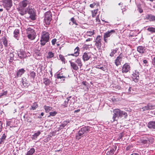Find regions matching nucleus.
<instances>
[{
    "mask_svg": "<svg viewBox=\"0 0 155 155\" xmlns=\"http://www.w3.org/2000/svg\"><path fill=\"white\" fill-rule=\"evenodd\" d=\"M113 112V113L112 117L113 122L117 121L119 118L122 119H125L128 116V114L127 112L119 109H114Z\"/></svg>",
    "mask_w": 155,
    "mask_h": 155,
    "instance_id": "obj_1",
    "label": "nucleus"
},
{
    "mask_svg": "<svg viewBox=\"0 0 155 155\" xmlns=\"http://www.w3.org/2000/svg\"><path fill=\"white\" fill-rule=\"evenodd\" d=\"M91 127L89 126H84L81 127L76 134V138L78 140L81 137L85 136L90 131Z\"/></svg>",
    "mask_w": 155,
    "mask_h": 155,
    "instance_id": "obj_2",
    "label": "nucleus"
},
{
    "mask_svg": "<svg viewBox=\"0 0 155 155\" xmlns=\"http://www.w3.org/2000/svg\"><path fill=\"white\" fill-rule=\"evenodd\" d=\"M29 4V1L28 0H23L21 2L19 5V11L21 15L26 14V8H25Z\"/></svg>",
    "mask_w": 155,
    "mask_h": 155,
    "instance_id": "obj_3",
    "label": "nucleus"
},
{
    "mask_svg": "<svg viewBox=\"0 0 155 155\" xmlns=\"http://www.w3.org/2000/svg\"><path fill=\"white\" fill-rule=\"evenodd\" d=\"M49 35V33L46 31H44L41 33L40 40L41 46H44L49 41L50 38Z\"/></svg>",
    "mask_w": 155,
    "mask_h": 155,
    "instance_id": "obj_4",
    "label": "nucleus"
},
{
    "mask_svg": "<svg viewBox=\"0 0 155 155\" xmlns=\"http://www.w3.org/2000/svg\"><path fill=\"white\" fill-rule=\"evenodd\" d=\"M26 14L28 13L30 15L29 18L32 20H35L36 19V13L34 8H32L30 7L28 5L26 8Z\"/></svg>",
    "mask_w": 155,
    "mask_h": 155,
    "instance_id": "obj_5",
    "label": "nucleus"
},
{
    "mask_svg": "<svg viewBox=\"0 0 155 155\" xmlns=\"http://www.w3.org/2000/svg\"><path fill=\"white\" fill-rule=\"evenodd\" d=\"M52 15L50 12H46L45 14L44 22L46 25H49L52 20Z\"/></svg>",
    "mask_w": 155,
    "mask_h": 155,
    "instance_id": "obj_6",
    "label": "nucleus"
},
{
    "mask_svg": "<svg viewBox=\"0 0 155 155\" xmlns=\"http://www.w3.org/2000/svg\"><path fill=\"white\" fill-rule=\"evenodd\" d=\"M102 39V37L100 35L97 36L94 42H95V45L98 50L100 51L101 50V41Z\"/></svg>",
    "mask_w": 155,
    "mask_h": 155,
    "instance_id": "obj_7",
    "label": "nucleus"
},
{
    "mask_svg": "<svg viewBox=\"0 0 155 155\" xmlns=\"http://www.w3.org/2000/svg\"><path fill=\"white\" fill-rule=\"evenodd\" d=\"M27 34L28 38L31 40H33L35 38L36 34L34 29L29 28L27 29Z\"/></svg>",
    "mask_w": 155,
    "mask_h": 155,
    "instance_id": "obj_8",
    "label": "nucleus"
},
{
    "mask_svg": "<svg viewBox=\"0 0 155 155\" xmlns=\"http://www.w3.org/2000/svg\"><path fill=\"white\" fill-rule=\"evenodd\" d=\"M115 33V31L113 30L108 31H107L104 33L103 35V39L105 42L107 43L108 41L107 38L110 36H112V35Z\"/></svg>",
    "mask_w": 155,
    "mask_h": 155,
    "instance_id": "obj_9",
    "label": "nucleus"
},
{
    "mask_svg": "<svg viewBox=\"0 0 155 155\" xmlns=\"http://www.w3.org/2000/svg\"><path fill=\"white\" fill-rule=\"evenodd\" d=\"M3 5L4 8L8 11L11 8L12 5V0H3Z\"/></svg>",
    "mask_w": 155,
    "mask_h": 155,
    "instance_id": "obj_10",
    "label": "nucleus"
},
{
    "mask_svg": "<svg viewBox=\"0 0 155 155\" xmlns=\"http://www.w3.org/2000/svg\"><path fill=\"white\" fill-rule=\"evenodd\" d=\"M153 138L152 137H143L142 140V143L144 144H146V146H148L149 144H152L153 141Z\"/></svg>",
    "mask_w": 155,
    "mask_h": 155,
    "instance_id": "obj_11",
    "label": "nucleus"
},
{
    "mask_svg": "<svg viewBox=\"0 0 155 155\" xmlns=\"http://www.w3.org/2000/svg\"><path fill=\"white\" fill-rule=\"evenodd\" d=\"M117 148V146L116 145H113L110 150L107 149L106 150L107 155H116L117 153H115Z\"/></svg>",
    "mask_w": 155,
    "mask_h": 155,
    "instance_id": "obj_12",
    "label": "nucleus"
},
{
    "mask_svg": "<svg viewBox=\"0 0 155 155\" xmlns=\"http://www.w3.org/2000/svg\"><path fill=\"white\" fill-rule=\"evenodd\" d=\"M137 51L140 53L143 54L146 53H148L150 50L147 49L145 47L140 46L137 47Z\"/></svg>",
    "mask_w": 155,
    "mask_h": 155,
    "instance_id": "obj_13",
    "label": "nucleus"
},
{
    "mask_svg": "<svg viewBox=\"0 0 155 155\" xmlns=\"http://www.w3.org/2000/svg\"><path fill=\"white\" fill-rule=\"evenodd\" d=\"M93 55V54L90 52H84L82 55V58L84 61H85L89 60Z\"/></svg>",
    "mask_w": 155,
    "mask_h": 155,
    "instance_id": "obj_14",
    "label": "nucleus"
},
{
    "mask_svg": "<svg viewBox=\"0 0 155 155\" xmlns=\"http://www.w3.org/2000/svg\"><path fill=\"white\" fill-rule=\"evenodd\" d=\"M155 107V106L152 105L151 104H148L147 106L141 108L140 110L142 111L146 110L153 109Z\"/></svg>",
    "mask_w": 155,
    "mask_h": 155,
    "instance_id": "obj_15",
    "label": "nucleus"
},
{
    "mask_svg": "<svg viewBox=\"0 0 155 155\" xmlns=\"http://www.w3.org/2000/svg\"><path fill=\"white\" fill-rule=\"evenodd\" d=\"M132 80L135 82H137L139 79V73L138 72L135 71L132 75Z\"/></svg>",
    "mask_w": 155,
    "mask_h": 155,
    "instance_id": "obj_16",
    "label": "nucleus"
},
{
    "mask_svg": "<svg viewBox=\"0 0 155 155\" xmlns=\"http://www.w3.org/2000/svg\"><path fill=\"white\" fill-rule=\"evenodd\" d=\"M18 54L19 57L21 59L25 58L26 56L25 52L23 50H20Z\"/></svg>",
    "mask_w": 155,
    "mask_h": 155,
    "instance_id": "obj_17",
    "label": "nucleus"
},
{
    "mask_svg": "<svg viewBox=\"0 0 155 155\" xmlns=\"http://www.w3.org/2000/svg\"><path fill=\"white\" fill-rule=\"evenodd\" d=\"M121 53H120L115 60V64L117 66L121 64L120 63L122 60V57L121 56Z\"/></svg>",
    "mask_w": 155,
    "mask_h": 155,
    "instance_id": "obj_18",
    "label": "nucleus"
},
{
    "mask_svg": "<svg viewBox=\"0 0 155 155\" xmlns=\"http://www.w3.org/2000/svg\"><path fill=\"white\" fill-rule=\"evenodd\" d=\"M130 68L129 65L127 63H125L123 66L122 72L123 73H126L129 71Z\"/></svg>",
    "mask_w": 155,
    "mask_h": 155,
    "instance_id": "obj_19",
    "label": "nucleus"
},
{
    "mask_svg": "<svg viewBox=\"0 0 155 155\" xmlns=\"http://www.w3.org/2000/svg\"><path fill=\"white\" fill-rule=\"evenodd\" d=\"M80 48L78 47H77L74 50V53L71 54H68V55H72L75 57L78 56L79 54Z\"/></svg>",
    "mask_w": 155,
    "mask_h": 155,
    "instance_id": "obj_20",
    "label": "nucleus"
},
{
    "mask_svg": "<svg viewBox=\"0 0 155 155\" xmlns=\"http://www.w3.org/2000/svg\"><path fill=\"white\" fill-rule=\"evenodd\" d=\"M25 71L23 68H21L18 70L17 73V77H21V76L25 73Z\"/></svg>",
    "mask_w": 155,
    "mask_h": 155,
    "instance_id": "obj_21",
    "label": "nucleus"
},
{
    "mask_svg": "<svg viewBox=\"0 0 155 155\" xmlns=\"http://www.w3.org/2000/svg\"><path fill=\"white\" fill-rule=\"evenodd\" d=\"M71 97V96L67 97L66 100L64 101L63 104L61 105V107L62 108H65L67 107L68 103L70 100V99Z\"/></svg>",
    "mask_w": 155,
    "mask_h": 155,
    "instance_id": "obj_22",
    "label": "nucleus"
},
{
    "mask_svg": "<svg viewBox=\"0 0 155 155\" xmlns=\"http://www.w3.org/2000/svg\"><path fill=\"white\" fill-rule=\"evenodd\" d=\"M147 125L150 128L155 129V121H150L148 123Z\"/></svg>",
    "mask_w": 155,
    "mask_h": 155,
    "instance_id": "obj_23",
    "label": "nucleus"
},
{
    "mask_svg": "<svg viewBox=\"0 0 155 155\" xmlns=\"http://www.w3.org/2000/svg\"><path fill=\"white\" fill-rule=\"evenodd\" d=\"M70 120H68L63 121L60 125V128L62 129L70 123Z\"/></svg>",
    "mask_w": 155,
    "mask_h": 155,
    "instance_id": "obj_24",
    "label": "nucleus"
},
{
    "mask_svg": "<svg viewBox=\"0 0 155 155\" xmlns=\"http://www.w3.org/2000/svg\"><path fill=\"white\" fill-rule=\"evenodd\" d=\"M70 63L71 66L73 69L75 70H77L79 68L78 65L75 63L69 61Z\"/></svg>",
    "mask_w": 155,
    "mask_h": 155,
    "instance_id": "obj_25",
    "label": "nucleus"
},
{
    "mask_svg": "<svg viewBox=\"0 0 155 155\" xmlns=\"http://www.w3.org/2000/svg\"><path fill=\"white\" fill-rule=\"evenodd\" d=\"M89 84L86 81H83L81 84V87H83V86H85V88L84 87V89L86 90L87 89H88Z\"/></svg>",
    "mask_w": 155,
    "mask_h": 155,
    "instance_id": "obj_26",
    "label": "nucleus"
},
{
    "mask_svg": "<svg viewBox=\"0 0 155 155\" xmlns=\"http://www.w3.org/2000/svg\"><path fill=\"white\" fill-rule=\"evenodd\" d=\"M155 16L152 14L147 15L146 17V19L150 21H153V20Z\"/></svg>",
    "mask_w": 155,
    "mask_h": 155,
    "instance_id": "obj_27",
    "label": "nucleus"
},
{
    "mask_svg": "<svg viewBox=\"0 0 155 155\" xmlns=\"http://www.w3.org/2000/svg\"><path fill=\"white\" fill-rule=\"evenodd\" d=\"M40 134V131H38L37 132L35 133L34 135H32L31 138L32 140H36Z\"/></svg>",
    "mask_w": 155,
    "mask_h": 155,
    "instance_id": "obj_28",
    "label": "nucleus"
},
{
    "mask_svg": "<svg viewBox=\"0 0 155 155\" xmlns=\"http://www.w3.org/2000/svg\"><path fill=\"white\" fill-rule=\"evenodd\" d=\"M2 41L3 45L5 47H7L8 45V41L6 37L4 36L2 38Z\"/></svg>",
    "mask_w": 155,
    "mask_h": 155,
    "instance_id": "obj_29",
    "label": "nucleus"
},
{
    "mask_svg": "<svg viewBox=\"0 0 155 155\" xmlns=\"http://www.w3.org/2000/svg\"><path fill=\"white\" fill-rule=\"evenodd\" d=\"M44 109L46 113L49 112L51 110H53V108L51 107L45 105L44 106Z\"/></svg>",
    "mask_w": 155,
    "mask_h": 155,
    "instance_id": "obj_30",
    "label": "nucleus"
},
{
    "mask_svg": "<svg viewBox=\"0 0 155 155\" xmlns=\"http://www.w3.org/2000/svg\"><path fill=\"white\" fill-rule=\"evenodd\" d=\"M43 80L44 81L43 83L46 86L49 85L50 84L51 82L50 79L47 78H43Z\"/></svg>",
    "mask_w": 155,
    "mask_h": 155,
    "instance_id": "obj_31",
    "label": "nucleus"
},
{
    "mask_svg": "<svg viewBox=\"0 0 155 155\" xmlns=\"http://www.w3.org/2000/svg\"><path fill=\"white\" fill-rule=\"evenodd\" d=\"M35 152V149L33 148H32L27 152L26 155H33Z\"/></svg>",
    "mask_w": 155,
    "mask_h": 155,
    "instance_id": "obj_32",
    "label": "nucleus"
},
{
    "mask_svg": "<svg viewBox=\"0 0 155 155\" xmlns=\"http://www.w3.org/2000/svg\"><path fill=\"white\" fill-rule=\"evenodd\" d=\"M118 48H116L114 49L111 50V52L110 54V56L111 57H113L115 54L118 50Z\"/></svg>",
    "mask_w": 155,
    "mask_h": 155,
    "instance_id": "obj_33",
    "label": "nucleus"
},
{
    "mask_svg": "<svg viewBox=\"0 0 155 155\" xmlns=\"http://www.w3.org/2000/svg\"><path fill=\"white\" fill-rule=\"evenodd\" d=\"M71 22H70L69 24L71 25H73V24H75L76 25H78L76 21L75 20L74 18L73 17L71 19Z\"/></svg>",
    "mask_w": 155,
    "mask_h": 155,
    "instance_id": "obj_34",
    "label": "nucleus"
},
{
    "mask_svg": "<svg viewBox=\"0 0 155 155\" xmlns=\"http://www.w3.org/2000/svg\"><path fill=\"white\" fill-rule=\"evenodd\" d=\"M24 87L28 86V83L25 78H22L21 81Z\"/></svg>",
    "mask_w": 155,
    "mask_h": 155,
    "instance_id": "obj_35",
    "label": "nucleus"
},
{
    "mask_svg": "<svg viewBox=\"0 0 155 155\" xmlns=\"http://www.w3.org/2000/svg\"><path fill=\"white\" fill-rule=\"evenodd\" d=\"M75 62L78 64V66L81 67L82 65V64L80 58H78L76 60Z\"/></svg>",
    "mask_w": 155,
    "mask_h": 155,
    "instance_id": "obj_36",
    "label": "nucleus"
},
{
    "mask_svg": "<svg viewBox=\"0 0 155 155\" xmlns=\"http://www.w3.org/2000/svg\"><path fill=\"white\" fill-rule=\"evenodd\" d=\"M38 107V105L37 103H33L31 106V110H34Z\"/></svg>",
    "mask_w": 155,
    "mask_h": 155,
    "instance_id": "obj_37",
    "label": "nucleus"
},
{
    "mask_svg": "<svg viewBox=\"0 0 155 155\" xmlns=\"http://www.w3.org/2000/svg\"><path fill=\"white\" fill-rule=\"evenodd\" d=\"M54 56V54L52 51H49L48 53L47 58L48 59L51 58Z\"/></svg>",
    "mask_w": 155,
    "mask_h": 155,
    "instance_id": "obj_38",
    "label": "nucleus"
},
{
    "mask_svg": "<svg viewBox=\"0 0 155 155\" xmlns=\"http://www.w3.org/2000/svg\"><path fill=\"white\" fill-rule=\"evenodd\" d=\"M65 77L62 75V74H58L57 75V79H61L63 81H64Z\"/></svg>",
    "mask_w": 155,
    "mask_h": 155,
    "instance_id": "obj_39",
    "label": "nucleus"
},
{
    "mask_svg": "<svg viewBox=\"0 0 155 155\" xmlns=\"http://www.w3.org/2000/svg\"><path fill=\"white\" fill-rule=\"evenodd\" d=\"M6 137L5 134H3L1 138H0V144H1L4 142L6 138Z\"/></svg>",
    "mask_w": 155,
    "mask_h": 155,
    "instance_id": "obj_40",
    "label": "nucleus"
},
{
    "mask_svg": "<svg viewBox=\"0 0 155 155\" xmlns=\"http://www.w3.org/2000/svg\"><path fill=\"white\" fill-rule=\"evenodd\" d=\"M94 33V30H93L92 31H87L86 32L87 35L88 36H91L93 35Z\"/></svg>",
    "mask_w": 155,
    "mask_h": 155,
    "instance_id": "obj_41",
    "label": "nucleus"
},
{
    "mask_svg": "<svg viewBox=\"0 0 155 155\" xmlns=\"http://www.w3.org/2000/svg\"><path fill=\"white\" fill-rule=\"evenodd\" d=\"M30 76L31 78L34 79L36 76V73L33 71H31L30 73Z\"/></svg>",
    "mask_w": 155,
    "mask_h": 155,
    "instance_id": "obj_42",
    "label": "nucleus"
},
{
    "mask_svg": "<svg viewBox=\"0 0 155 155\" xmlns=\"http://www.w3.org/2000/svg\"><path fill=\"white\" fill-rule=\"evenodd\" d=\"M19 33V30L18 29H15L14 31V37L17 38Z\"/></svg>",
    "mask_w": 155,
    "mask_h": 155,
    "instance_id": "obj_43",
    "label": "nucleus"
},
{
    "mask_svg": "<svg viewBox=\"0 0 155 155\" xmlns=\"http://www.w3.org/2000/svg\"><path fill=\"white\" fill-rule=\"evenodd\" d=\"M147 30L152 33H155V28L149 27L148 28Z\"/></svg>",
    "mask_w": 155,
    "mask_h": 155,
    "instance_id": "obj_44",
    "label": "nucleus"
},
{
    "mask_svg": "<svg viewBox=\"0 0 155 155\" xmlns=\"http://www.w3.org/2000/svg\"><path fill=\"white\" fill-rule=\"evenodd\" d=\"M57 114V112L56 111H54L52 112H51L49 113L50 115L48 116V117H49L50 116H54L56 115Z\"/></svg>",
    "mask_w": 155,
    "mask_h": 155,
    "instance_id": "obj_45",
    "label": "nucleus"
},
{
    "mask_svg": "<svg viewBox=\"0 0 155 155\" xmlns=\"http://www.w3.org/2000/svg\"><path fill=\"white\" fill-rule=\"evenodd\" d=\"M3 92H2L0 93V97H2L4 96H6L7 94V91H3Z\"/></svg>",
    "mask_w": 155,
    "mask_h": 155,
    "instance_id": "obj_46",
    "label": "nucleus"
},
{
    "mask_svg": "<svg viewBox=\"0 0 155 155\" xmlns=\"http://www.w3.org/2000/svg\"><path fill=\"white\" fill-rule=\"evenodd\" d=\"M98 5V4L97 2L96 3V2H94L90 5V7L91 8H93L95 6H97Z\"/></svg>",
    "mask_w": 155,
    "mask_h": 155,
    "instance_id": "obj_47",
    "label": "nucleus"
},
{
    "mask_svg": "<svg viewBox=\"0 0 155 155\" xmlns=\"http://www.w3.org/2000/svg\"><path fill=\"white\" fill-rule=\"evenodd\" d=\"M59 57L60 58V59L63 62H64V63H65V58H64V56H63L61 54H60L59 55Z\"/></svg>",
    "mask_w": 155,
    "mask_h": 155,
    "instance_id": "obj_48",
    "label": "nucleus"
},
{
    "mask_svg": "<svg viewBox=\"0 0 155 155\" xmlns=\"http://www.w3.org/2000/svg\"><path fill=\"white\" fill-rule=\"evenodd\" d=\"M96 68L98 69H100L103 71H105L106 70L105 68L103 66L101 67L99 65L96 66Z\"/></svg>",
    "mask_w": 155,
    "mask_h": 155,
    "instance_id": "obj_49",
    "label": "nucleus"
},
{
    "mask_svg": "<svg viewBox=\"0 0 155 155\" xmlns=\"http://www.w3.org/2000/svg\"><path fill=\"white\" fill-rule=\"evenodd\" d=\"M7 126H10V127H13L12 124H11V121H7L6 123Z\"/></svg>",
    "mask_w": 155,
    "mask_h": 155,
    "instance_id": "obj_50",
    "label": "nucleus"
},
{
    "mask_svg": "<svg viewBox=\"0 0 155 155\" xmlns=\"http://www.w3.org/2000/svg\"><path fill=\"white\" fill-rule=\"evenodd\" d=\"M142 62L143 63V64H145L144 66H148L147 64H148V62L146 59L143 60H142Z\"/></svg>",
    "mask_w": 155,
    "mask_h": 155,
    "instance_id": "obj_51",
    "label": "nucleus"
},
{
    "mask_svg": "<svg viewBox=\"0 0 155 155\" xmlns=\"http://www.w3.org/2000/svg\"><path fill=\"white\" fill-rule=\"evenodd\" d=\"M57 41V39L56 38H54L51 41V43L52 44V45H54L55 44V43Z\"/></svg>",
    "mask_w": 155,
    "mask_h": 155,
    "instance_id": "obj_52",
    "label": "nucleus"
},
{
    "mask_svg": "<svg viewBox=\"0 0 155 155\" xmlns=\"http://www.w3.org/2000/svg\"><path fill=\"white\" fill-rule=\"evenodd\" d=\"M123 136L122 134H119L118 138H117V140H120L123 137Z\"/></svg>",
    "mask_w": 155,
    "mask_h": 155,
    "instance_id": "obj_53",
    "label": "nucleus"
},
{
    "mask_svg": "<svg viewBox=\"0 0 155 155\" xmlns=\"http://www.w3.org/2000/svg\"><path fill=\"white\" fill-rule=\"evenodd\" d=\"M152 63L153 67L155 68V56L152 59Z\"/></svg>",
    "mask_w": 155,
    "mask_h": 155,
    "instance_id": "obj_54",
    "label": "nucleus"
},
{
    "mask_svg": "<svg viewBox=\"0 0 155 155\" xmlns=\"http://www.w3.org/2000/svg\"><path fill=\"white\" fill-rule=\"evenodd\" d=\"M2 123L0 120V133L1 132L2 129Z\"/></svg>",
    "mask_w": 155,
    "mask_h": 155,
    "instance_id": "obj_55",
    "label": "nucleus"
},
{
    "mask_svg": "<svg viewBox=\"0 0 155 155\" xmlns=\"http://www.w3.org/2000/svg\"><path fill=\"white\" fill-rule=\"evenodd\" d=\"M37 114H34V117L35 118H40L41 117H40L39 116H37Z\"/></svg>",
    "mask_w": 155,
    "mask_h": 155,
    "instance_id": "obj_56",
    "label": "nucleus"
},
{
    "mask_svg": "<svg viewBox=\"0 0 155 155\" xmlns=\"http://www.w3.org/2000/svg\"><path fill=\"white\" fill-rule=\"evenodd\" d=\"M138 11L140 13H142L143 12V9L140 8L138 7Z\"/></svg>",
    "mask_w": 155,
    "mask_h": 155,
    "instance_id": "obj_57",
    "label": "nucleus"
},
{
    "mask_svg": "<svg viewBox=\"0 0 155 155\" xmlns=\"http://www.w3.org/2000/svg\"><path fill=\"white\" fill-rule=\"evenodd\" d=\"M10 56L11 58V59H12V58H13V57H14V54L13 53H11L10 54Z\"/></svg>",
    "mask_w": 155,
    "mask_h": 155,
    "instance_id": "obj_58",
    "label": "nucleus"
},
{
    "mask_svg": "<svg viewBox=\"0 0 155 155\" xmlns=\"http://www.w3.org/2000/svg\"><path fill=\"white\" fill-rule=\"evenodd\" d=\"M92 40V38H88L86 40V41L87 42L89 41Z\"/></svg>",
    "mask_w": 155,
    "mask_h": 155,
    "instance_id": "obj_59",
    "label": "nucleus"
},
{
    "mask_svg": "<svg viewBox=\"0 0 155 155\" xmlns=\"http://www.w3.org/2000/svg\"><path fill=\"white\" fill-rule=\"evenodd\" d=\"M131 155H140L137 153H133Z\"/></svg>",
    "mask_w": 155,
    "mask_h": 155,
    "instance_id": "obj_60",
    "label": "nucleus"
},
{
    "mask_svg": "<svg viewBox=\"0 0 155 155\" xmlns=\"http://www.w3.org/2000/svg\"><path fill=\"white\" fill-rule=\"evenodd\" d=\"M44 115V113L43 112H42L41 113L40 115L41 116H43Z\"/></svg>",
    "mask_w": 155,
    "mask_h": 155,
    "instance_id": "obj_61",
    "label": "nucleus"
},
{
    "mask_svg": "<svg viewBox=\"0 0 155 155\" xmlns=\"http://www.w3.org/2000/svg\"><path fill=\"white\" fill-rule=\"evenodd\" d=\"M123 5V3H122L120 2V3H119L118 5Z\"/></svg>",
    "mask_w": 155,
    "mask_h": 155,
    "instance_id": "obj_62",
    "label": "nucleus"
},
{
    "mask_svg": "<svg viewBox=\"0 0 155 155\" xmlns=\"http://www.w3.org/2000/svg\"><path fill=\"white\" fill-rule=\"evenodd\" d=\"M153 21H155V15L154 17V18H153Z\"/></svg>",
    "mask_w": 155,
    "mask_h": 155,
    "instance_id": "obj_63",
    "label": "nucleus"
},
{
    "mask_svg": "<svg viewBox=\"0 0 155 155\" xmlns=\"http://www.w3.org/2000/svg\"><path fill=\"white\" fill-rule=\"evenodd\" d=\"M3 11V9L2 8L0 9V12H2Z\"/></svg>",
    "mask_w": 155,
    "mask_h": 155,
    "instance_id": "obj_64",
    "label": "nucleus"
}]
</instances>
